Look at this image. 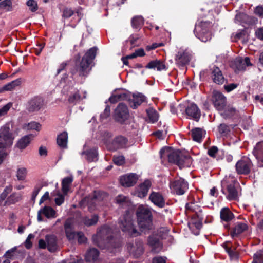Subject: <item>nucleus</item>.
<instances>
[{
    "instance_id": "nucleus-47",
    "label": "nucleus",
    "mask_w": 263,
    "mask_h": 263,
    "mask_svg": "<svg viewBox=\"0 0 263 263\" xmlns=\"http://www.w3.org/2000/svg\"><path fill=\"white\" fill-rule=\"evenodd\" d=\"M249 19V16L243 13H237L235 18V22L240 23H247Z\"/></svg>"
},
{
    "instance_id": "nucleus-57",
    "label": "nucleus",
    "mask_w": 263,
    "mask_h": 263,
    "mask_svg": "<svg viewBox=\"0 0 263 263\" xmlns=\"http://www.w3.org/2000/svg\"><path fill=\"white\" fill-rule=\"evenodd\" d=\"M73 13L74 12L71 9L66 8L64 9L62 16L65 18H69L71 17Z\"/></svg>"
},
{
    "instance_id": "nucleus-20",
    "label": "nucleus",
    "mask_w": 263,
    "mask_h": 263,
    "mask_svg": "<svg viewBox=\"0 0 263 263\" xmlns=\"http://www.w3.org/2000/svg\"><path fill=\"white\" fill-rule=\"evenodd\" d=\"M145 68L147 69H156L157 71L166 70L167 69L164 62L159 60L150 61L146 65Z\"/></svg>"
},
{
    "instance_id": "nucleus-13",
    "label": "nucleus",
    "mask_w": 263,
    "mask_h": 263,
    "mask_svg": "<svg viewBox=\"0 0 263 263\" xmlns=\"http://www.w3.org/2000/svg\"><path fill=\"white\" fill-rule=\"evenodd\" d=\"M138 176L137 174L131 173L123 175L120 177V182L125 187L134 186L137 182Z\"/></svg>"
},
{
    "instance_id": "nucleus-16",
    "label": "nucleus",
    "mask_w": 263,
    "mask_h": 263,
    "mask_svg": "<svg viewBox=\"0 0 263 263\" xmlns=\"http://www.w3.org/2000/svg\"><path fill=\"white\" fill-rule=\"evenodd\" d=\"M185 113L190 118L198 121L200 117V111L198 106L195 104H190L185 109Z\"/></svg>"
},
{
    "instance_id": "nucleus-48",
    "label": "nucleus",
    "mask_w": 263,
    "mask_h": 263,
    "mask_svg": "<svg viewBox=\"0 0 263 263\" xmlns=\"http://www.w3.org/2000/svg\"><path fill=\"white\" fill-rule=\"evenodd\" d=\"M82 100V98L78 91L71 95L68 98V101L69 103L75 104L77 102Z\"/></svg>"
},
{
    "instance_id": "nucleus-35",
    "label": "nucleus",
    "mask_w": 263,
    "mask_h": 263,
    "mask_svg": "<svg viewBox=\"0 0 263 263\" xmlns=\"http://www.w3.org/2000/svg\"><path fill=\"white\" fill-rule=\"evenodd\" d=\"M220 218L225 221H229L234 218V214L228 208H223L220 211Z\"/></svg>"
},
{
    "instance_id": "nucleus-31",
    "label": "nucleus",
    "mask_w": 263,
    "mask_h": 263,
    "mask_svg": "<svg viewBox=\"0 0 263 263\" xmlns=\"http://www.w3.org/2000/svg\"><path fill=\"white\" fill-rule=\"evenodd\" d=\"M191 134L194 141L201 142L205 132L200 128H196L192 130Z\"/></svg>"
},
{
    "instance_id": "nucleus-2",
    "label": "nucleus",
    "mask_w": 263,
    "mask_h": 263,
    "mask_svg": "<svg viewBox=\"0 0 263 263\" xmlns=\"http://www.w3.org/2000/svg\"><path fill=\"white\" fill-rule=\"evenodd\" d=\"M92 240L94 243L102 249L117 247L114 244L115 240L112 235L111 229L107 226L102 227L93 236Z\"/></svg>"
},
{
    "instance_id": "nucleus-34",
    "label": "nucleus",
    "mask_w": 263,
    "mask_h": 263,
    "mask_svg": "<svg viewBox=\"0 0 263 263\" xmlns=\"http://www.w3.org/2000/svg\"><path fill=\"white\" fill-rule=\"evenodd\" d=\"M43 214L48 219L55 218L58 216V214L54 209L51 206H46L42 209Z\"/></svg>"
},
{
    "instance_id": "nucleus-61",
    "label": "nucleus",
    "mask_w": 263,
    "mask_h": 263,
    "mask_svg": "<svg viewBox=\"0 0 263 263\" xmlns=\"http://www.w3.org/2000/svg\"><path fill=\"white\" fill-rule=\"evenodd\" d=\"M64 196L65 195H62L61 194H58V196L55 198L54 201L56 205L60 206L64 201Z\"/></svg>"
},
{
    "instance_id": "nucleus-43",
    "label": "nucleus",
    "mask_w": 263,
    "mask_h": 263,
    "mask_svg": "<svg viewBox=\"0 0 263 263\" xmlns=\"http://www.w3.org/2000/svg\"><path fill=\"white\" fill-rule=\"evenodd\" d=\"M147 114L148 115L149 122L154 123L158 120V114L153 109H149L147 110Z\"/></svg>"
},
{
    "instance_id": "nucleus-27",
    "label": "nucleus",
    "mask_w": 263,
    "mask_h": 263,
    "mask_svg": "<svg viewBox=\"0 0 263 263\" xmlns=\"http://www.w3.org/2000/svg\"><path fill=\"white\" fill-rule=\"evenodd\" d=\"M68 133L67 132H63L57 137V143L59 146L62 148L67 147Z\"/></svg>"
},
{
    "instance_id": "nucleus-22",
    "label": "nucleus",
    "mask_w": 263,
    "mask_h": 263,
    "mask_svg": "<svg viewBox=\"0 0 263 263\" xmlns=\"http://www.w3.org/2000/svg\"><path fill=\"white\" fill-rule=\"evenodd\" d=\"M148 244L152 247L153 251L155 252H159L162 249V245L159 239L154 235L149 236L148 238Z\"/></svg>"
},
{
    "instance_id": "nucleus-21",
    "label": "nucleus",
    "mask_w": 263,
    "mask_h": 263,
    "mask_svg": "<svg viewBox=\"0 0 263 263\" xmlns=\"http://www.w3.org/2000/svg\"><path fill=\"white\" fill-rule=\"evenodd\" d=\"M236 182L232 180L231 182L227 185L228 195L227 198L229 200H235L238 198V191L235 188V184Z\"/></svg>"
},
{
    "instance_id": "nucleus-37",
    "label": "nucleus",
    "mask_w": 263,
    "mask_h": 263,
    "mask_svg": "<svg viewBox=\"0 0 263 263\" xmlns=\"http://www.w3.org/2000/svg\"><path fill=\"white\" fill-rule=\"evenodd\" d=\"M73 181L72 177H67L64 178L62 181V190L63 194L66 195L69 190L70 184Z\"/></svg>"
},
{
    "instance_id": "nucleus-17",
    "label": "nucleus",
    "mask_w": 263,
    "mask_h": 263,
    "mask_svg": "<svg viewBox=\"0 0 263 263\" xmlns=\"http://www.w3.org/2000/svg\"><path fill=\"white\" fill-rule=\"evenodd\" d=\"M190 54L185 51H179L176 55L175 62L179 66H183L190 60Z\"/></svg>"
},
{
    "instance_id": "nucleus-52",
    "label": "nucleus",
    "mask_w": 263,
    "mask_h": 263,
    "mask_svg": "<svg viewBox=\"0 0 263 263\" xmlns=\"http://www.w3.org/2000/svg\"><path fill=\"white\" fill-rule=\"evenodd\" d=\"M168 230L165 228H161L157 231V235L158 237L161 239L165 238L167 235Z\"/></svg>"
},
{
    "instance_id": "nucleus-36",
    "label": "nucleus",
    "mask_w": 263,
    "mask_h": 263,
    "mask_svg": "<svg viewBox=\"0 0 263 263\" xmlns=\"http://www.w3.org/2000/svg\"><path fill=\"white\" fill-rule=\"evenodd\" d=\"M97 48L96 47L90 48L83 57L82 59L87 60L89 63H92L96 56Z\"/></svg>"
},
{
    "instance_id": "nucleus-62",
    "label": "nucleus",
    "mask_w": 263,
    "mask_h": 263,
    "mask_svg": "<svg viewBox=\"0 0 263 263\" xmlns=\"http://www.w3.org/2000/svg\"><path fill=\"white\" fill-rule=\"evenodd\" d=\"M254 13L261 18H263V5L257 6L255 10Z\"/></svg>"
},
{
    "instance_id": "nucleus-38",
    "label": "nucleus",
    "mask_w": 263,
    "mask_h": 263,
    "mask_svg": "<svg viewBox=\"0 0 263 263\" xmlns=\"http://www.w3.org/2000/svg\"><path fill=\"white\" fill-rule=\"evenodd\" d=\"M14 7L11 0H3L0 2V10L5 12L12 11Z\"/></svg>"
},
{
    "instance_id": "nucleus-55",
    "label": "nucleus",
    "mask_w": 263,
    "mask_h": 263,
    "mask_svg": "<svg viewBox=\"0 0 263 263\" xmlns=\"http://www.w3.org/2000/svg\"><path fill=\"white\" fill-rule=\"evenodd\" d=\"M12 104L11 103H8L4 105L2 108L0 109V117L6 114L8 110L10 109Z\"/></svg>"
},
{
    "instance_id": "nucleus-44",
    "label": "nucleus",
    "mask_w": 263,
    "mask_h": 263,
    "mask_svg": "<svg viewBox=\"0 0 263 263\" xmlns=\"http://www.w3.org/2000/svg\"><path fill=\"white\" fill-rule=\"evenodd\" d=\"M27 170L23 167H18L16 171V176L17 179L19 181L25 180L27 175Z\"/></svg>"
},
{
    "instance_id": "nucleus-15",
    "label": "nucleus",
    "mask_w": 263,
    "mask_h": 263,
    "mask_svg": "<svg viewBox=\"0 0 263 263\" xmlns=\"http://www.w3.org/2000/svg\"><path fill=\"white\" fill-rule=\"evenodd\" d=\"M211 78L214 83L222 85L224 83L225 79L221 70L216 66H214L211 69Z\"/></svg>"
},
{
    "instance_id": "nucleus-1",
    "label": "nucleus",
    "mask_w": 263,
    "mask_h": 263,
    "mask_svg": "<svg viewBox=\"0 0 263 263\" xmlns=\"http://www.w3.org/2000/svg\"><path fill=\"white\" fill-rule=\"evenodd\" d=\"M161 159L167 158L170 163L177 164L180 168L189 167L192 163L191 158L184 155L179 150H175L169 147L162 148L160 152Z\"/></svg>"
},
{
    "instance_id": "nucleus-39",
    "label": "nucleus",
    "mask_w": 263,
    "mask_h": 263,
    "mask_svg": "<svg viewBox=\"0 0 263 263\" xmlns=\"http://www.w3.org/2000/svg\"><path fill=\"white\" fill-rule=\"evenodd\" d=\"M31 135H26L22 137L17 143V146L23 149L25 148L28 144L30 143L31 139Z\"/></svg>"
},
{
    "instance_id": "nucleus-14",
    "label": "nucleus",
    "mask_w": 263,
    "mask_h": 263,
    "mask_svg": "<svg viewBox=\"0 0 263 263\" xmlns=\"http://www.w3.org/2000/svg\"><path fill=\"white\" fill-rule=\"evenodd\" d=\"M250 59L246 57L244 59L242 58H236L232 64V67L236 72L244 70L247 66L251 65Z\"/></svg>"
},
{
    "instance_id": "nucleus-23",
    "label": "nucleus",
    "mask_w": 263,
    "mask_h": 263,
    "mask_svg": "<svg viewBox=\"0 0 263 263\" xmlns=\"http://www.w3.org/2000/svg\"><path fill=\"white\" fill-rule=\"evenodd\" d=\"M151 185V182L149 180H146L143 183L141 184L137 189L138 196L140 198H143L146 196Z\"/></svg>"
},
{
    "instance_id": "nucleus-60",
    "label": "nucleus",
    "mask_w": 263,
    "mask_h": 263,
    "mask_svg": "<svg viewBox=\"0 0 263 263\" xmlns=\"http://www.w3.org/2000/svg\"><path fill=\"white\" fill-rule=\"evenodd\" d=\"M255 35L257 39L263 41V27L256 29L255 32Z\"/></svg>"
},
{
    "instance_id": "nucleus-41",
    "label": "nucleus",
    "mask_w": 263,
    "mask_h": 263,
    "mask_svg": "<svg viewBox=\"0 0 263 263\" xmlns=\"http://www.w3.org/2000/svg\"><path fill=\"white\" fill-rule=\"evenodd\" d=\"M86 155V159L89 162L96 160L97 153L96 148H93L83 153Z\"/></svg>"
},
{
    "instance_id": "nucleus-32",
    "label": "nucleus",
    "mask_w": 263,
    "mask_h": 263,
    "mask_svg": "<svg viewBox=\"0 0 263 263\" xmlns=\"http://www.w3.org/2000/svg\"><path fill=\"white\" fill-rule=\"evenodd\" d=\"M47 247L50 252H54L57 249V239L54 235H47L46 237Z\"/></svg>"
},
{
    "instance_id": "nucleus-54",
    "label": "nucleus",
    "mask_w": 263,
    "mask_h": 263,
    "mask_svg": "<svg viewBox=\"0 0 263 263\" xmlns=\"http://www.w3.org/2000/svg\"><path fill=\"white\" fill-rule=\"evenodd\" d=\"M189 226L191 229H193L194 227H195L197 231L195 233L196 235L199 234V230L202 228V224L200 221H197L193 223H189Z\"/></svg>"
},
{
    "instance_id": "nucleus-9",
    "label": "nucleus",
    "mask_w": 263,
    "mask_h": 263,
    "mask_svg": "<svg viewBox=\"0 0 263 263\" xmlns=\"http://www.w3.org/2000/svg\"><path fill=\"white\" fill-rule=\"evenodd\" d=\"M253 164L248 157H243L236 164V171L240 174H248L250 173Z\"/></svg>"
},
{
    "instance_id": "nucleus-19",
    "label": "nucleus",
    "mask_w": 263,
    "mask_h": 263,
    "mask_svg": "<svg viewBox=\"0 0 263 263\" xmlns=\"http://www.w3.org/2000/svg\"><path fill=\"white\" fill-rule=\"evenodd\" d=\"M253 154L258 161V166H263V142H258L254 147Z\"/></svg>"
},
{
    "instance_id": "nucleus-51",
    "label": "nucleus",
    "mask_w": 263,
    "mask_h": 263,
    "mask_svg": "<svg viewBox=\"0 0 263 263\" xmlns=\"http://www.w3.org/2000/svg\"><path fill=\"white\" fill-rule=\"evenodd\" d=\"M145 52L142 48H139L136 50L135 52L131 54L128 55V57L130 59H134L138 57H143L145 55Z\"/></svg>"
},
{
    "instance_id": "nucleus-56",
    "label": "nucleus",
    "mask_w": 263,
    "mask_h": 263,
    "mask_svg": "<svg viewBox=\"0 0 263 263\" xmlns=\"http://www.w3.org/2000/svg\"><path fill=\"white\" fill-rule=\"evenodd\" d=\"M224 114L227 116H233L234 115L236 110L233 107L228 106L226 108H224Z\"/></svg>"
},
{
    "instance_id": "nucleus-24",
    "label": "nucleus",
    "mask_w": 263,
    "mask_h": 263,
    "mask_svg": "<svg viewBox=\"0 0 263 263\" xmlns=\"http://www.w3.org/2000/svg\"><path fill=\"white\" fill-rule=\"evenodd\" d=\"M248 225L246 222H237L231 233L232 237H235L242 233L248 229Z\"/></svg>"
},
{
    "instance_id": "nucleus-45",
    "label": "nucleus",
    "mask_w": 263,
    "mask_h": 263,
    "mask_svg": "<svg viewBox=\"0 0 263 263\" xmlns=\"http://www.w3.org/2000/svg\"><path fill=\"white\" fill-rule=\"evenodd\" d=\"M21 199V196L20 194L13 193L7 199L6 202L8 204H14L19 201Z\"/></svg>"
},
{
    "instance_id": "nucleus-63",
    "label": "nucleus",
    "mask_w": 263,
    "mask_h": 263,
    "mask_svg": "<svg viewBox=\"0 0 263 263\" xmlns=\"http://www.w3.org/2000/svg\"><path fill=\"white\" fill-rule=\"evenodd\" d=\"M238 86V85L237 84L231 83L228 85H225L224 86V88L228 92H229L236 88Z\"/></svg>"
},
{
    "instance_id": "nucleus-49",
    "label": "nucleus",
    "mask_w": 263,
    "mask_h": 263,
    "mask_svg": "<svg viewBox=\"0 0 263 263\" xmlns=\"http://www.w3.org/2000/svg\"><path fill=\"white\" fill-rule=\"evenodd\" d=\"M16 247H14L11 249L7 251L5 254L6 258L9 260L14 259L16 256Z\"/></svg>"
},
{
    "instance_id": "nucleus-8",
    "label": "nucleus",
    "mask_w": 263,
    "mask_h": 263,
    "mask_svg": "<svg viewBox=\"0 0 263 263\" xmlns=\"http://www.w3.org/2000/svg\"><path fill=\"white\" fill-rule=\"evenodd\" d=\"M212 100L214 107L218 110H223L227 105L226 97L220 91L214 90L212 92Z\"/></svg>"
},
{
    "instance_id": "nucleus-64",
    "label": "nucleus",
    "mask_w": 263,
    "mask_h": 263,
    "mask_svg": "<svg viewBox=\"0 0 263 263\" xmlns=\"http://www.w3.org/2000/svg\"><path fill=\"white\" fill-rule=\"evenodd\" d=\"M152 263H166L165 258L161 256H156L153 259Z\"/></svg>"
},
{
    "instance_id": "nucleus-7",
    "label": "nucleus",
    "mask_w": 263,
    "mask_h": 263,
    "mask_svg": "<svg viewBox=\"0 0 263 263\" xmlns=\"http://www.w3.org/2000/svg\"><path fill=\"white\" fill-rule=\"evenodd\" d=\"M129 114L127 106L122 103H119L114 111L115 120L122 123L129 118Z\"/></svg>"
},
{
    "instance_id": "nucleus-59",
    "label": "nucleus",
    "mask_w": 263,
    "mask_h": 263,
    "mask_svg": "<svg viewBox=\"0 0 263 263\" xmlns=\"http://www.w3.org/2000/svg\"><path fill=\"white\" fill-rule=\"evenodd\" d=\"M32 238H33V234L31 233L29 234L24 242L25 247L27 249H30L32 247V242L31 241Z\"/></svg>"
},
{
    "instance_id": "nucleus-58",
    "label": "nucleus",
    "mask_w": 263,
    "mask_h": 263,
    "mask_svg": "<svg viewBox=\"0 0 263 263\" xmlns=\"http://www.w3.org/2000/svg\"><path fill=\"white\" fill-rule=\"evenodd\" d=\"M128 200V198L122 195H119L116 198V202L117 203L123 205Z\"/></svg>"
},
{
    "instance_id": "nucleus-30",
    "label": "nucleus",
    "mask_w": 263,
    "mask_h": 263,
    "mask_svg": "<svg viewBox=\"0 0 263 263\" xmlns=\"http://www.w3.org/2000/svg\"><path fill=\"white\" fill-rule=\"evenodd\" d=\"M128 140L122 136L116 137L112 141L115 148L118 149L125 147L127 144Z\"/></svg>"
},
{
    "instance_id": "nucleus-28",
    "label": "nucleus",
    "mask_w": 263,
    "mask_h": 263,
    "mask_svg": "<svg viewBox=\"0 0 263 263\" xmlns=\"http://www.w3.org/2000/svg\"><path fill=\"white\" fill-rule=\"evenodd\" d=\"M144 101L145 97L142 94L133 95V99L130 101V106L135 109Z\"/></svg>"
},
{
    "instance_id": "nucleus-5",
    "label": "nucleus",
    "mask_w": 263,
    "mask_h": 263,
    "mask_svg": "<svg viewBox=\"0 0 263 263\" xmlns=\"http://www.w3.org/2000/svg\"><path fill=\"white\" fill-rule=\"evenodd\" d=\"M212 26V23L210 21H201L195 25L194 33L202 42H206L211 39L210 29Z\"/></svg>"
},
{
    "instance_id": "nucleus-25",
    "label": "nucleus",
    "mask_w": 263,
    "mask_h": 263,
    "mask_svg": "<svg viewBox=\"0 0 263 263\" xmlns=\"http://www.w3.org/2000/svg\"><path fill=\"white\" fill-rule=\"evenodd\" d=\"M64 229L66 236L69 241H72L77 236V233L74 232L72 228V224L69 220L66 221L64 224Z\"/></svg>"
},
{
    "instance_id": "nucleus-12",
    "label": "nucleus",
    "mask_w": 263,
    "mask_h": 263,
    "mask_svg": "<svg viewBox=\"0 0 263 263\" xmlns=\"http://www.w3.org/2000/svg\"><path fill=\"white\" fill-rule=\"evenodd\" d=\"M127 249L134 256L138 257L144 251L143 242L140 240H136L135 242L128 245Z\"/></svg>"
},
{
    "instance_id": "nucleus-4",
    "label": "nucleus",
    "mask_w": 263,
    "mask_h": 263,
    "mask_svg": "<svg viewBox=\"0 0 263 263\" xmlns=\"http://www.w3.org/2000/svg\"><path fill=\"white\" fill-rule=\"evenodd\" d=\"M119 225L123 232L131 236L136 237L139 235L134 225L132 215L129 211H126L125 213L119 218Z\"/></svg>"
},
{
    "instance_id": "nucleus-29",
    "label": "nucleus",
    "mask_w": 263,
    "mask_h": 263,
    "mask_svg": "<svg viewBox=\"0 0 263 263\" xmlns=\"http://www.w3.org/2000/svg\"><path fill=\"white\" fill-rule=\"evenodd\" d=\"M99 194V193L95 192L91 201H89V197H86L84 199L85 201L88 202V209L90 212H92L96 209V204L99 200L98 197Z\"/></svg>"
},
{
    "instance_id": "nucleus-33",
    "label": "nucleus",
    "mask_w": 263,
    "mask_h": 263,
    "mask_svg": "<svg viewBox=\"0 0 263 263\" xmlns=\"http://www.w3.org/2000/svg\"><path fill=\"white\" fill-rule=\"evenodd\" d=\"M99 252L95 248L90 249L86 253L85 259L87 261H95L98 259Z\"/></svg>"
},
{
    "instance_id": "nucleus-50",
    "label": "nucleus",
    "mask_w": 263,
    "mask_h": 263,
    "mask_svg": "<svg viewBox=\"0 0 263 263\" xmlns=\"http://www.w3.org/2000/svg\"><path fill=\"white\" fill-rule=\"evenodd\" d=\"M126 95L124 93L115 95L109 98V101L111 103H115L120 100L124 99Z\"/></svg>"
},
{
    "instance_id": "nucleus-3",
    "label": "nucleus",
    "mask_w": 263,
    "mask_h": 263,
    "mask_svg": "<svg viewBox=\"0 0 263 263\" xmlns=\"http://www.w3.org/2000/svg\"><path fill=\"white\" fill-rule=\"evenodd\" d=\"M138 222L143 230H149L152 227V214L150 210L146 206L141 205L137 210Z\"/></svg>"
},
{
    "instance_id": "nucleus-6",
    "label": "nucleus",
    "mask_w": 263,
    "mask_h": 263,
    "mask_svg": "<svg viewBox=\"0 0 263 263\" xmlns=\"http://www.w3.org/2000/svg\"><path fill=\"white\" fill-rule=\"evenodd\" d=\"M14 138L13 134L10 132V124L6 123L0 129V148L11 146Z\"/></svg>"
},
{
    "instance_id": "nucleus-26",
    "label": "nucleus",
    "mask_w": 263,
    "mask_h": 263,
    "mask_svg": "<svg viewBox=\"0 0 263 263\" xmlns=\"http://www.w3.org/2000/svg\"><path fill=\"white\" fill-rule=\"evenodd\" d=\"M22 84V79L19 78L7 83L3 87L0 88V93L5 91H11L15 89L16 87L21 85Z\"/></svg>"
},
{
    "instance_id": "nucleus-40",
    "label": "nucleus",
    "mask_w": 263,
    "mask_h": 263,
    "mask_svg": "<svg viewBox=\"0 0 263 263\" xmlns=\"http://www.w3.org/2000/svg\"><path fill=\"white\" fill-rule=\"evenodd\" d=\"M132 27L135 29L141 28L144 24V19L141 16H136L132 20Z\"/></svg>"
},
{
    "instance_id": "nucleus-53",
    "label": "nucleus",
    "mask_w": 263,
    "mask_h": 263,
    "mask_svg": "<svg viewBox=\"0 0 263 263\" xmlns=\"http://www.w3.org/2000/svg\"><path fill=\"white\" fill-rule=\"evenodd\" d=\"M113 161L117 165H122L125 163V158L123 156H114Z\"/></svg>"
},
{
    "instance_id": "nucleus-10",
    "label": "nucleus",
    "mask_w": 263,
    "mask_h": 263,
    "mask_svg": "<svg viewBox=\"0 0 263 263\" xmlns=\"http://www.w3.org/2000/svg\"><path fill=\"white\" fill-rule=\"evenodd\" d=\"M90 64L91 63L87 60L82 59L80 64L76 65L74 69L72 71V74L78 73L80 77H86L91 69Z\"/></svg>"
},
{
    "instance_id": "nucleus-42",
    "label": "nucleus",
    "mask_w": 263,
    "mask_h": 263,
    "mask_svg": "<svg viewBox=\"0 0 263 263\" xmlns=\"http://www.w3.org/2000/svg\"><path fill=\"white\" fill-rule=\"evenodd\" d=\"M98 221V216L97 215H93L91 218L85 217L83 218V221L85 225L87 226H91L96 224Z\"/></svg>"
},
{
    "instance_id": "nucleus-18",
    "label": "nucleus",
    "mask_w": 263,
    "mask_h": 263,
    "mask_svg": "<svg viewBox=\"0 0 263 263\" xmlns=\"http://www.w3.org/2000/svg\"><path fill=\"white\" fill-rule=\"evenodd\" d=\"M149 200L156 206L163 208L165 206V200L159 192H152L149 196Z\"/></svg>"
},
{
    "instance_id": "nucleus-11",
    "label": "nucleus",
    "mask_w": 263,
    "mask_h": 263,
    "mask_svg": "<svg viewBox=\"0 0 263 263\" xmlns=\"http://www.w3.org/2000/svg\"><path fill=\"white\" fill-rule=\"evenodd\" d=\"M171 188L179 195L184 194L188 189L187 183L183 179L180 178L170 184Z\"/></svg>"
},
{
    "instance_id": "nucleus-46",
    "label": "nucleus",
    "mask_w": 263,
    "mask_h": 263,
    "mask_svg": "<svg viewBox=\"0 0 263 263\" xmlns=\"http://www.w3.org/2000/svg\"><path fill=\"white\" fill-rule=\"evenodd\" d=\"M44 105V100L42 98L36 97L34 99V111H38L42 108Z\"/></svg>"
}]
</instances>
